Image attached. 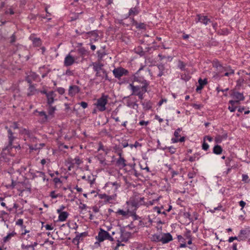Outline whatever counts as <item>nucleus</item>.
Instances as JSON below:
<instances>
[{"mask_svg": "<svg viewBox=\"0 0 250 250\" xmlns=\"http://www.w3.org/2000/svg\"><path fill=\"white\" fill-rule=\"evenodd\" d=\"M73 160H74V164H76L78 166L81 165L83 163V161L80 159V158L79 157H76L73 159Z\"/></svg>", "mask_w": 250, "mask_h": 250, "instance_id": "nucleus-54", "label": "nucleus"}, {"mask_svg": "<svg viewBox=\"0 0 250 250\" xmlns=\"http://www.w3.org/2000/svg\"><path fill=\"white\" fill-rule=\"evenodd\" d=\"M99 198L101 199L104 200L106 202H110V201L115 200L116 194L112 195H108L105 193L98 194Z\"/></svg>", "mask_w": 250, "mask_h": 250, "instance_id": "nucleus-15", "label": "nucleus"}, {"mask_svg": "<svg viewBox=\"0 0 250 250\" xmlns=\"http://www.w3.org/2000/svg\"><path fill=\"white\" fill-rule=\"evenodd\" d=\"M140 9L139 7L137 6H136L134 7H132L129 10V12L128 13L126 18H128L130 16H135L139 14L140 13Z\"/></svg>", "mask_w": 250, "mask_h": 250, "instance_id": "nucleus-20", "label": "nucleus"}, {"mask_svg": "<svg viewBox=\"0 0 250 250\" xmlns=\"http://www.w3.org/2000/svg\"><path fill=\"white\" fill-rule=\"evenodd\" d=\"M227 137V134H225L223 135H217L215 138V141L217 143H220L223 140L226 139Z\"/></svg>", "mask_w": 250, "mask_h": 250, "instance_id": "nucleus-33", "label": "nucleus"}, {"mask_svg": "<svg viewBox=\"0 0 250 250\" xmlns=\"http://www.w3.org/2000/svg\"><path fill=\"white\" fill-rule=\"evenodd\" d=\"M153 209L155 211H157L158 214H166V211H161V209L158 207H155Z\"/></svg>", "mask_w": 250, "mask_h": 250, "instance_id": "nucleus-57", "label": "nucleus"}, {"mask_svg": "<svg viewBox=\"0 0 250 250\" xmlns=\"http://www.w3.org/2000/svg\"><path fill=\"white\" fill-rule=\"evenodd\" d=\"M117 112H115V111H113L112 114H111V117L114 120H115V121L116 122H118L120 121L119 120V118L118 117H115V115H116L117 114Z\"/></svg>", "mask_w": 250, "mask_h": 250, "instance_id": "nucleus-61", "label": "nucleus"}, {"mask_svg": "<svg viewBox=\"0 0 250 250\" xmlns=\"http://www.w3.org/2000/svg\"><path fill=\"white\" fill-rule=\"evenodd\" d=\"M185 141L184 137H181L180 139L178 138H172L171 141L173 143H176L177 142H184Z\"/></svg>", "mask_w": 250, "mask_h": 250, "instance_id": "nucleus-41", "label": "nucleus"}, {"mask_svg": "<svg viewBox=\"0 0 250 250\" xmlns=\"http://www.w3.org/2000/svg\"><path fill=\"white\" fill-rule=\"evenodd\" d=\"M5 128L7 130L9 145L12 146L15 137L13 136V133L10 128H9L7 126H6Z\"/></svg>", "mask_w": 250, "mask_h": 250, "instance_id": "nucleus-25", "label": "nucleus"}, {"mask_svg": "<svg viewBox=\"0 0 250 250\" xmlns=\"http://www.w3.org/2000/svg\"><path fill=\"white\" fill-rule=\"evenodd\" d=\"M112 72L115 78L118 80H120L122 77L128 76L129 74L128 70L122 67L115 68Z\"/></svg>", "mask_w": 250, "mask_h": 250, "instance_id": "nucleus-5", "label": "nucleus"}, {"mask_svg": "<svg viewBox=\"0 0 250 250\" xmlns=\"http://www.w3.org/2000/svg\"><path fill=\"white\" fill-rule=\"evenodd\" d=\"M157 67L159 71L158 74V77H160L163 75H165L166 74H167V70L166 69L164 64L162 63L158 64Z\"/></svg>", "mask_w": 250, "mask_h": 250, "instance_id": "nucleus-21", "label": "nucleus"}, {"mask_svg": "<svg viewBox=\"0 0 250 250\" xmlns=\"http://www.w3.org/2000/svg\"><path fill=\"white\" fill-rule=\"evenodd\" d=\"M87 34L89 35L90 36H95L96 38L98 37V34L95 31H91L86 33Z\"/></svg>", "mask_w": 250, "mask_h": 250, "instance_id": "nucleus-63", "label": "nucleus"}, {"mask_svg": "<svg viewBox=\"0 0 250 250\" xmlns=\"http://www.w3.org/2000/svg\"><path fill=\"white\" fill-rule=\"evenodd\" d=\"M97 79L99 80V82H97V83L102 82L104 80H107L109 82L111 81V79H110L108 77V74L106 71H105V73H103L101 72L96 73L94 79L96 80Z\"/></svg>", "mask_w": 250, "mask_h": 250, "instance_id": "nucleus-10", "label": "nucleus"}, {"mask_svg": "<svg viewBox=\"0 0 250 250\" xmlns=\"http://www.w3.org/2000/svg\"><path fill=\"white\" fill-rule=\"evenodd\" d=\"M35 112H37L39 113V115L42 117V122H45L46 121H47V119H48V117H47V114H46V113L43 111H38L37 110H35Z\"/></svg>", "mask_w": 250, "mask_h": 250, "instance_id": "nucleus-28", "label": "nucleus"}, {"mask_svg": "<svg viewBox=\"0 0 250 250\" xmlns=\"http://www.w3.org/2000/svg\"><path fill=\"white\" fill-rule=\"evenodd\" d=\"M116 165L120 168H123L127 166L126 160L122 157V155L119 156L116 161Z\"/></svg>", "mask_w": 250, "mask_h": 250, "instance_id": "nucleus-16", "label": "nucleus"}, {"mask_svg": "<svg viewBox=\"0 0 250 250\" xmlns=\"http://www.w3.org/2000/svg\"><path fill=\"white\" fill-rule=\"evenodd\" d=\"M186 64L182 61L179 60L178 62V67L181 70H184L185 69Z\"/></svg>", "mask_w": 250, "mask_h": 250, "instance_id": "nucleus-40", "label": "nucleus"}, {"mask_svg": "<svg viewBox=\"0 0 250 250\" xmlns=\"http://www.w3.org/2000/svg\"><path fill=\"white\" fill-rule=\"evenodd\" d=\"M75 62V59L70 53L67 54L64 60V65L65 66H69L73 65Z\"/></svg>", "mask_w": 250, "mask_h": 250, "instance_id": "nucleus-11", "label": "nucleus"}, {"mask_svg": "<svg viewBox=\"0 0 250 250\" xmlns=\"http://www.w3.org/2000/svg\"><path fill=\"white\" fill-rule=\"evenodd\" d=\"M106 185L109 187H113L115 191H116L118 189V188L120 187V185L117 182H109L106 184Z\"/></svg>", "mask_w": 250, "mask_h": 250, "instance_id": "nucleus-29", "label": "nucleus"}, {"mask_svg": "<svg viewBox=\"0 0 250 250\" xmlns=\"http://www.w3.org/2000/svg\"><path fill=\"white\" fill-rule=\"evenodd\" d=\"M137 50L136 51V52L140 55L141 56L144 55L145 52L143 50V48L141 47H138L137 49Z\"/></svg>", "mask_w": 250, "mask_h": 250, "instance_id": "nucleus-50", "label": "nucleus"}, {"mask_svg": "<svg viewBox=\"0 0 250 250\" xmlns=\"http://www.w3.org/2000/svg\"><path fill=\"white\" fill-rule=\"evenodd\" d=\"M202 147L203 150L207 151L209 148V145L204 141L202 144Z\"/></svg>", "mask_w": 250, "mask_h": 250, "instance_id": "nucleus-64", "label": "nucleus"}, {"mask_svg": "<svg viewBox=\"0 0 250 250\" xmlns=\"http://www.w3.org/2000/svg\"><path fill=\"white\" fill-rule=\"evenodd\" d=\"M231 96L235 99L236 100L238 101L239 103L240 101H244L245 99V97L243 95L242 93H240L237 91H233L231 94Z\"/></svg>", "mask_w": 250, "mask_h": 250, "instance_id": "nucleus-18", "label": "nucleus"}, {"mask_svg": "<svg viewBox=\"0 0 250 250\" xmlns=\"http://www.w3.org/2000/svg\"><path fill=\"white\" fill-rule=\"evenodd\" d=\"M92 65L93 66V69L96 72L98 73L100 72L103 73H105V70L103 68L104 64L100 62H92Z\"/></svg>", "mask_w": 250, "mask_h": 250, "instance_id": "nucleus-8", "label": "nucleus"}, {"mask_svg": "<svg viewBox=\"0 0 250 250\" xmlns=\"http://www.w3.org/2000/svg\"><path fill=\"white\" fill-rule=\"evenodd\" d=\"M185 237H186L187 239H190L192 238L191 235V231L190 230H187L186 232L184 234Z\"/></svg>", "mask_w": 250, "mask_h": 250, "instance_id": "nucleus-58", "label": "nucleus"}, {"mask_svg": "<svg viewBox=\"0 0 250 250\" xmlns=\"http://www.w3.org/2000/svg\"><path fill=\"white\" fill-rule=\"evenodd\" d=\"M196 175V172L192 170V171H190L188 174V177L189 179H192L194 178Z\"/></svg>", "mask_w": 250, "mask_h": 250, "instance_id": "nucleus-56", "label": "nucleus"}, {"mask_svg": "<svg viewBox=\"0 0 250 250\" xmlns=\"http://www.w3.org/2000/svg\"><path fill=\"white\" fill-rule=\"evenodd\" d=\"M223 210V206L221 205H219L217 207L214 208L213 209L210 210V211L212 213H214L216 210Z\"/></svg>", "mask_w": 250, "mask_h": 250, "instance_id": "nucleus-55", "label": "nucleus"}, {"mask_svg": "<svg viewBox=\"0 0 250 250\" xmlns=\"http://www.w3.org/2000/svg\"><path fill=\"white\" fill-rule=\"evenodd\" d=\"M21 247L23 249H25L27 250H35V248H34V246H32L31 245H28L25 246L24 245H22Z\"/></svg>", "mask_w": 250, "mask_h": 250, "instance_id": "nucleus-46", "label": "nucleus"}, {"mask_svg": "<svg viewBox=\"0 0 250 250\" xmlns=\"http://www.w3.org/2000/svg\"><path fill=\"white\" fill-rule=\"evenodd\" d=\"M78 52L82 54V55H84L86 54V50L84 47H81L78 49Z\"/></svg>", "mask_w": 250, "mask_h": 250, "instance_id": "nucleus-62", "label": "nucleus"}, {"mask_svg": "<svg viewBox=\"0 0 250 250\" xmlns=\"http://www.w3.org/2000/svg\"><path fill=\"white\" fill-rule=\"evenodd\" d=\"M141 103L143 107V109L145 110H148L151 109L152 108V104L149 101L145 100L144 101H142Z\"/></svg>", "mask_w": 250, "mask_h": 250, "instance_id": "nucleus-26", "label": "nucleus"}, {"mask_svg": "<svg viewBox=\"0 0 250 250\" xmlns=\"http://www.w3.org/2000/svg\"><path fill=\"white\" fill-rule=\"evenodd\" d=\"M132 25L135 26L136 28L138 29H146V24L143 22H138L134 18L132 19Z\"/></svg>", "mask_w": 250, "mask_h": 250, "instance_id": "nucleus-23", "label": "nucleus"}, {"mask_svg": "<svg viewBox=\"0 0 250 250\" xmlns=\"http://www.w3.org/2000/svg\"><path fill=\"white\" fill-rule=\"evenodd\" d=\"M130 236V233L124 230H121L120 239L122 242H127Z\"/></svg>", "mask_w": 250, "mask_h": 250, "instance_id": "nucleus-19", "label": "nucleus"}, {"mask_svg": "<svg viewBox=\"0 0 250 250\" xmlns=\"http://www.w3.org/2000/svg\"><path fill=\"white\" fill-rule=\"evenodd\" d=\"M16 234L15 232H12L8 233L5 237H4L3 239V241L4 243H6L12 237L14 236Z\"/></svg>", "mask_w": 250, "mask_h": 250, "instance_id": "nucleus-35", "label": "nucleus"}, {"mask_svg": "<svg viewBox=\"0 0 250 250\" xmlns=\"http://www.w3.org/2000/svg\"><path fill=\"white\" fill-rule=\"evenodd\" d=\"M56 110V106H53L52 105H49V107L48 109V112L49 115H53L55 113V110Z\"/></svg>", "mask_w": 250, "mask_h": 250, "instance_id": "nucleus-39", "label": "nucleus"}, {"mask_svg": "<svg viewBox=\"0 0 250 250\" xmlns=\"http://www.w3.org/2000/svg\"><path fill=\"white\" fill-rule=\"evenodd\" d=\"M207 80L206 79H205L204 80H202L201 78H200L199 80H198V83H199V84L202 86H204V85H205L206 84H207Z\"/></svg>", "mask_w": 250, "mask_h": 250, "instance_id": "nucleus-45", "label": "nucleus"}, {"mask_svg": "<svg viewBox=\"0 0 250 250\" xmlns=\"http://www.w3.org/2000/svg\"><path fill=\"white\" fill-rule=\"evenodd\" d=\"M250 181L249 177L247 174H243L242 175V181L246 183H248Z\"/></svg>", "mask_w": 250, "mask_h": 250, "instance_id": "nucleus-51", "label": "nucleus"}, {"mask_svg": "<svg viewBox=\"0 0 250 250\" xmlns=\"http://www.w3.org/2000/svg\"><path fill=\"white\" fill-rule=\"evenodd\" d=\"M98 60L101 61L103 60L104 57L106 54L105 51L98 50L97 52Z\"/></svg>", "mask_w": 250, "mask_h": 250, "instance_id": "nucleus-37", "label": "nucleus"}, {"mask_svg": "<svg viewBox=\"0 0 250 250\" xmlns=\"http://www.w3.org/2000/svg\"><path fill=\"white\" fill-rule=\"evenodd\" d=\"M126 105L134 109H137L138 108V104L136 102H133L129 100L126 102Z\"/></svg>", "mask_w": 250, "mask_h": 250, "instance_id": "nucleus-31", "label": "nucleus"}, {"mask_svg": "<svg viewBox=\"0 0 250 250\" xmlns=\"http://www.w3.org/2000/svg\"><path fill=\"white\" fill-rule=\"evenodd\" d=\"M81 238V237L77 234L76 237L73 239L72 242L75 244L78 245Z\"/></svg>", "mask_w": 250, "mask_h": 250, "instance_id": "nucleus-48", "label": "nucleus"}, {"mask_svg": "<svg viewBox=\"0 0 250 250\" xmlns=\"http://www.w3.org/2000/svg\"><path fill=\"white\" fill-rule=\"evenodd\" d=\"M138 74L133 75V80L134 82H137L143 84V86L141 87V89H143L145 92L147 91V87L149 85V83L144 79L143 78L139 77L137 76Z\"/></svg>", "mask_w": 250, "mask_h": 250, "instance_id": "nucleus-6", "label": "nucleus"}, {"mask_svg": "<svg viewBox=\"0 0 250 250\" xmlns=\"http://www.w3.org/2000/svg\"><path fill=\"white\" fill-rule=\"evenodd\" d=\"M183 216L185 218L188 219L190 222H192L193 219L191 218V215L189 212H184L183 214Z\"/></svg>", "mask_w": 250, "mask_h": 250, "instance_id": "nucleus-49", "label": "nucleus"}, {"mask_svg": "<svg viewBox=\"0 0 250 250\" xmlns=\"http://www.w3.org/2000/svg\"><path fill=\"white\" fill-rule=\"evenodd\" d=\"M173 240L172 236L170 233H161V242L163 244H167Z\"/></svg>", "mask_w": 250, "mask_h": 250, "instance_id": "nucleus-12", "label": "nucleus"}, {"mask_svg": "<svg viewBox=\"0 0 250 250\" xmlns=\"http://www.w3.org/2000/svg\"><path fill=\"white\" fill-rule=\"evenodd\" d=\"M33 44L34 46L39 47L42 44V42L40 38H35L32 40Z\"/></svg>", "mask_w": 250, "mask_h": 250, "instance_id": "nucleus-34", "label": "nucleus"}, {"mask_svg": "<svg viewBox=\"0 0 250 250\" xmlns=\"http://www.w3.org/2000/svg\"><path fill=\"white\" fill-rule=\"evenodd\" d=\"M17 185V182L15 181L13 179H12V182L10 185H7L6 187L8 188L13 189L15 188V186Z\"/></svg>", "mask_w": 250, "mask_h": 250, "instance_id": "nucleus-47", "label": "nucleus"}, {"mask_svg": "<svg viewBox=\"0 0 250 250\" xmlns=\"http://www.w3.org/2000/svg\"><path fill=\"white\" fill-rule=\"evenodd\" d=\"M182 131L181 128H177L174 133V135L175 136L174 138H178L180 136V133Z\"/></svg>", "mask_w": 250, "mask_h": 250, "instance_id": "nucleus-52", "label": "nucleus"}, {"mask_svg": "<svg viewBox=\"0 0 250 250\" xmlns=\"http://www.w3.org/2000/svg\"><path fill=\"white\" fill-rule=\"evenodd\" d=\"M21 131V133L26 135L27 138L29 139L30 141L34 142L37 139V138L33 135L32 132L28 129L24 128Z\"/></svg>", "mask_w": 250, "mask_h": 250, "instance_id": "nucleus-17", "label": "nucleus"}, {"mask_svg": "<svg viewBox=\"0 0 250 250\" xmlns=\"http://www.w3.org/2000/svg\"><path fill=\"white\" fill-rule=\"evenodd\" d=\"M96 238L100 242H103L105 240H108L110 241H114L113 238L110 234L103 229H100L98 235L96 237Z\"/></svg>", "mask_w": 250, "mask_h": 250, "instance_id": "nucleus-4", "label": "nucleus"}, {"mask_svg": "<svg viewBox=\"0 0 250 250\" xmlns=\"http://www.w3.org/2000/svg\"><path fill=\"white\" fill-rule=\"evenodd\" d=\"M165 148H166V149H168V150H169V152L171 153V154H174L175 153V151H176V149L175 148L172 146H169V147H165Z\"/></svg>", "mask_w": 250, "mask_h": 250, "instance_id": "nucleus-60", "label": "nucleus"}, {"mask_svg": "<svg viewBox=\"0 0 250 250\" xmlns=\"http://www.w3.org/2000/svg\"><path fill=\"white\" fill-rule=\"evenodd\" d=\"M39 91L34 84L29 85L28 88V93L27 94L28 96H30L35 94L36 92Z\"/></svg>", "mask_w": 250, "mask_h": 250, "instance_id": "nucleus-27", "label": "nucleus"}, {"mask_svg": "<svg viewBox=\"0 0 250 250\" xmlns=\"http://www.w3.org/2000/svg\"><path fill=\"white\" fill-rule=\"evenodd\" d=\"M80 88L76 85H70L69 87L68 94L69 96L73 97L79 93Z\"/></svg>", "mask_w": 250, "mask_h": 250, "instance_id": "nucleus-14", "label": "nucleus"}, {"mask_svg": "<svg viewBox=\"0 0 250 250\" xmlns=\"http://www.w3.org/2000/svg\"><path fill=\"white\" fill-rule=\"evenodd\" d=\"M56 96V94L53 91L48 92L46 96L47 103L48 105H52L53 104Z\"/></svg>", "mask_w": 250, "mask_h": 250, "instance_id": "nucleus-13", "label": "nucleus"}, {"mask_svg": "<svg viewBox=\"0 0 250 250\" xmlns=\"http://www.w3.org/2000/svg\"><path fill=\"white\" fill-rule=\"evenodd\" d=\"M113 150L115 153L117 154V155L119 156H121V155H122L123 150L122 148H121L120 147L117 146H115L113 147Z\"/></svg>", "mask_w": 250, "mask_h": 250, "instance_id": "nucleus-36", "label": "nucleus"}, {"mask_svg": "<svg viewBox=\"0 0 250 250\" xmlns=\"http://www.w3.org/2000/svg\"><path fill=\"white\" fill-rule=\"evenodd\" d=\"M145 204L144 197L131 198L128 201L126 202V204L133 208L132 210H136L140 206Z\"/></svg>", "mask_w": 250, "mask_h": 250, "instance_id": "nucleus-2", "label": "nucleus"}, {"mask_svg": "<svg viewBox=\"0 0 250 250\" xmlns=\"http://www.w3.org/2000/svg\"><path fill=\"white\" fill-rule=\"evenodd\" d=\"M195 21L196 22H200L205 25L211 22L210 20L207 16H203L201 14L197 15Z\"/></svg>", "mask_w": 250, "mask_h": 250, "instance_id": "nucleus-9", "label": "nucleus"}, {"mask_svg": "<svg viewBox=\"0 0 250 250\" xmlns=\"http://www.w3.org/2000/svg\"><path fill=\"white\" fill-rule=\"evenodd\" d=\"M236 240L238 241H241L240 240V238L239 237V235L238 236H231L230 237L228 240L229 242L231 243L233 242L234 240Z\"/></svg>", "mask_w": 250, "mask_h": 250, "instance_id": "nucleus-53", "label": "nucleus"}, {"mask_svg": "<svg viewBox=\"0 0 250 250\" xmlns=\"http://www.w3.org/2000/svg\"><path fill=\"white\" fill-rule=\"evenodd\" d=\"M151 240L155 242H161V234H154L152 235Z\"/></svg>", "mask_w": 250, "mask_h": 250, "instance_id": "nucleus-32", "label": "nucleus"}, {"mask_svg": "<svg viewBox=\"0 0 250 250\" xmlns=\"http://www.w3.org/2000/svg\"><path fill=\"white\" fill-rule=\"evenodd\" d=\"M212 65L213 67L216 69V71L213 72L214 78H218L223 77V75H221V73L225 71L228 70V68L223 67L217 60H215L213 61Z\"/></svg>", "mask_w": 250, "mask_h": 250, "instance_id": "nucleus-1", "label": "nucleus"}, {"mask_svg": "<svg viewBox=\"0 0 250 250\" xmlns=\"http://www.w3.org/2000/svg\"><path fill=\"white\" fill-rule=\"evenodd\" d=\"M129 87L132 91V95H137V93L142 91L141 86H135L133 84V83L129 84Z\"/></svg>", "mask_w": 250, "mask_h": 250, "instance_id": "nucleus-24", "label": "nucleus"}, {"mask_svg": "<svg viewBox=\"0 0 250 250\" xmlns=\"http://www.w3.org/2000/svg\"><path fill=\"white\" fill-rule=\"evenodd\" d=\"M238 235L241 241H246L250 236V228L246 227L241 229Z\"/></svg>", "mask_w": 250, "mask_h": 250, "instance_id": "nucleus-7", "label": "nucleus"}, {"mask_svg": "<svg viewBox=\"0 0 250 250\" xmlns=\"http://www.w3.org/2000/svg\"><path fill=\"white\" fill-rule=\"evenodd\" d=\"M131 215L134 220H137L140 218V217L136 214V210H132Z\"/></svg>", "mask_w": 250, "mask_h": 250, "instance_id": "nucleus-59", "label": "nucleus"}, {"mask_svg": "<svg viewBox=\"0 0 250 250\" xmlns=\"http://www.w3.org/2000/svg\"><path fill=\"white\" fill-rule=\"evenodd\" d=\"M223 149L220 146L218 145H215L213 148V152L217 155H219L222 153Z\"/></svg>", "mask_w": 250, "mask_h": 250, "instance_id": "nucleus-30", "label": "nucleus"}, {"mask_svg": "<svg viewBox=\"0 0 250 250\" xmlns=\"http://www.w3.org/2000/svg\"><path fill=\"white\" fill-rule=\"evenodd\" d=\"M228 70L226 71L227 72L224 74L223 76H229L230 75L233 74L234 73V70L230 68V67L229 66L228 67Z\"/></svg>", "mask_w": 250, "mask_h": 250, "instance_id": "nucleus-44", "label": "nucleus"}, {"mask_svg": "<svg viewBox=\"0 0 250 250\" xmlns=\"http://www.w3.org/2000/svg\"><path fill=\"white\" fill-rule=\"evenodd\" d=\"M129 212L128 210L127 211H124L123 209H119L116 212V213L118 214L121 215L123 216H125L128 214V212Z\"/></svg>", "mask_w": 250, "mask_h": 250, "instance_id": "nucleus-42", "label": "nucleus"}, {"mask_svg": "<svg viewBox=\"0 0 250 250\" xmlns=\"http://www.w3.org/2000/svg\"><path fill=\"white\" fill-rule=\"evenodd\" d=\"M29 76L33 80L36 81L39 77V75L35 72H31Z\"/></svg>", "mask_w": 250, "mask_h": 250, "instance_id": "nucleus-43", "label": "nucleus"}, {"mask_svg": "<svg viewBox=\"0 0 250 250\" xmlns=\"http://www.w3.org/2000/svg\"><path fill=\"white\" fill-rule=\"evenodd\" d=\"M108 95H105L104 94H102L101 97L97 100L96 104H95L97 108L100 111H104L105 110V105L107 103Z\"/></svg>", "mask_w": 250, "mask_h": 250, "instance_id": "nucleus-3", "label": "nucleus"}, {"mask_svg": "<svg viewBox=\"0 0 250 250\" xmlns=\"http://www.w3.org/2000/svg\"><path fill=\"white\" fill-rule=\"evenodd\" d=\"M199 154L198 153L194 154L193 156H191L189 157L188 160L191 162H194L199 159Z\"/></svg>", "mask_w": 250, "mask_h": 250, "instance_id": "nucleus-38", "label": "nucleus"}, {"mask_svg": "<svg viewBox=\"0 0 250 250\" xmlns=\"http://www.w3.org/2000/svg\"><path fill=\"white\" fill-rule=\"evenodd\" d=\"M57 212L59 213L58 217V221L63 222L66 220L68 216V213L66 211H61L60 210L58 209Z\"/></svg>", "mask_w": 250, "mask_h": 250, "instance_id": "nucleus-22", "label": "nucleus"}]
</instances>
